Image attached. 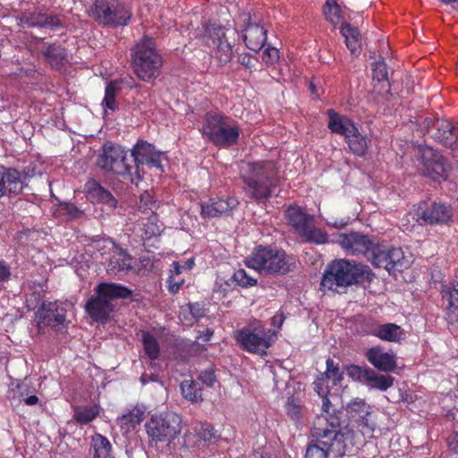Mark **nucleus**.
I'll list each match as a JSON object with an SVG mask.
<instances>
[{
    "instance_id": "5701e85b",
    "label": "nucleus",
    "mask_w": 458,
    "mask_h": 458,
    "mask_svg": "<svg viewBox=\"0 0 458 458\" xmlns=\"http://www.w3.org/2000/svg\"><path fill=\"white\" fill-rule=\"evenodd\" d=\"M371 335L382 341L398 343L404 339V330L396 324H379L371 328Z\"/></svg>"
},
{
    "instance_id": "e433bc0d",
    "label": "nucleus",
    "mask_w": 458,
    "mask_h": 458,
    "mask_svg": "<svg viewBox=\"0 0 458 458\" xmlns=\"http://www.w3.org/2000/svg\"><path fill=\"white\" fill-rule=\"evenodd\" d=\"M29 27H44L54 29L60 26V20L56 16H47L44 13H33L26 19Z\"/></svg>"
},
{
    "instance_id": "ea45409f",
    "label": "nucleus",
    "mask_w": 458,
    "mask_h": 458,
    "mask_svg": "<svg viewBox=\"0 0 458 458\" xmlns=\"http://www.w3.org/2000/svg\"><path fill=\"white\" fill-rule=\"evenodd\" d=\"M142 344L146 355L152 360H157L160 353V347L155 336L148 332H143Z\"/></svg>"
},
{
    "instance_id": "c756f323",
    "label": "nucleus",
    "mask_w": 458,
    "mask_h": 458,
    "mask_svg": "<svg viewBox=\"0 0 458 458\" xmlns=\"http://www.w3.org/2000/svg\"><path fill=\"white\" fill-rule=\"evenodd\" d=\"M433 126L436 129L434 134L436 140L446 147L453 148L455 125L448 120H437Z\"/></svg>"
},
{
    "instance_id": "8fccbe9b",
    "label": "nucleus",
    "mask_w": 458,
    "mask_h": 458,
    "mask_svg": "<svg viewBox=\"0 0 458 458\" xmlns=\"http://www.w3.org/2000/svg\"><path fill=\"white\" fill-rule=\"evenodd\" d=\"M156 220L157 217L153 216L151 217V221H148L147 223H144V221L141 222L142 231L144 233L145 238L149 239L153 236L159 234L160 228L157 224Z\"/></svg>"
},
{
    "instance_id": "9d476101",
    "label": "nucleus",
    "mask_w": 458,
    "mask_h": 458,
    "mask_svg": "<svg viewBox=\"0 0 458 458\" xmlns=\"http://www.w3.org/2000/svg\"><path fill=\"white\" fill-rule=\"evenodd\" d=\"M346 412L349 419L357 424L360 434H355L353 430L345 428L338 432H345L348 429L351 434L347 442L351 445L361 444L367 437H371L376 428V424L369 417L371 414V406L361 398H354L346 405Z\"/></svg>"
},
{
    "instance_id": "423d86ee",
    "label": "nucleus",
    "mask_w": 458,
    "mask_h": 458,
    "mask_svg": "<svg viewBox=\"0 0 458 458\" xmlns=\"http://www.w3.org/2000/svg\"><path fill=\"white\" fill-rule=\"evenodd\" d=\"M95 291L96 295L88 301L85 310L93 320L100 322L106 321L113 311V300L131 295L129 288L114 283H101Z\"/></svg>"
},
{
    "instance_id": "69168bd1",
    "label": "nucleus",
    "mask_w": 458,
    "mask_h": 458,
    "mask_svg": "<svg viewBox=\"0 0 458 458\" xmlns=\"http://www.w3.org/2000/svg\"><path fill=\"white\" fill-rule=\"evenodd\" d=\"M24 402L28 405H35L38 402V398L36 395H30L24 399Z\"/></svg>"
},
{
    "instance_id": "bb28decb",
    "label": "nucleus",
    "mask_w": 458,
    "mask_h": 458,
    "mask_svg": "<svg viewBox=\"0 0 458 458\" xmlns=\"http://www.w3.org/2000/svg\"><path fill=\"white\" fill-rule=\"evenodd\" d=\"M442 299L450 323H458V283L442 292Z\"/></svg>"
},
{
    "instance_id": "9b49d317",
    "label": "nucleus",
    "mask_w": 458,
    "mask_h": 458,
    "mask_svg": "<svg viewBox=\"0 0 458 458\" xmlns=\"http://www.w3.org/2000/svg\"><path fill=\"white\" fill-rule=\"evenodd\" d=\"M286 219L295 232L305 242L323 244L328 240L327 233L313 225V216L307 215L302 208L290 206L285 212Z\"/></svg>"
},
{
    "instance_id": "a19ab883",
    "label": "nucleus",
    "mask_w": 458,
    "mask_h": 458,
    "mask_svg": "<svg viewBox=\"0 0 458 458\" xmlns=\"http://www.w3.org/2000/svg\"><path fill=\"white\" fill-rule=\"evenodd\" d=\"M324 14L326 19L336 26L343 22V16L340 6L335 0H327L324 5Z\"/></svg>"
},
{
    "instance_id": "b1692460",
    "label": "nucleus",
    "mask_w": 458,
    "mask_h": 458,
    "mask_svg": "<svg viewBox=\"0 0 458 458\" xmlns=\"http://www.w3.org/2000/svg\"><path fill=\"white\" fill-rule=\"evenodd\" d=\"M145 409L135 406L117 419V424L123 434L133 431L144 420Z\"/></svg>"
},
{
    "instance_id": "6ab92c4d",
    "label": "nucleus",
    "mask_w": 458,
    "mask_h": 458,
    "mask_svg": "<svg viewBox=\"0 0 458 458\" xmlns=\"http://www.w3.org/2000/svg\"><path fill=\"white\" fill-rule=\"evenodd\" d=\"M38 323L43 326L58 327L64 326L66 310L63 304L57 302L44 304L38 311Z\"/></svg>"
},
{
    "instance_id": "680f3d73",
    "label": "nucleus",
    "mask_w": 458,
    "mask_h": 458,
    "mask_svg": "<svg viewBox=\"0 0 458 458\" xmlns=\"http://www.w3.org/2000/svg\"><path fill=\"white\" fill-rule=\"evenodd\" d=\"M448 445L452 452L458 454V432H454L449 437Z\"/></svg>"
},
{
    "instance_id": "79ce46f5",
    "label": "nucleus",
    "mask_w": 458,
    "mask_h": 458,
    "mask_svg": "<svg viewBox=\"0 0 458 458\" xmlns=\"http://www.w3.org/2000/svg\"><path fill=\"white\" fill-rule=\"evenodd\" d=\"M322 398V411L323 413L319 416H325L328 419L324 424V428H328L329 429L337 430V428L340 426V418L336 415L330 413V406L331 403L327 396L321 397Z\"/></svg>"
},
{
    "instance_id": "ddd939ff",
    "label": "nucleus",
    "mask_w": 458,
    "mask_h": 458,
    "mask_svg": "<svg viewBox=\"0 0 458 458\" xmlns=\"http://www.w3.org/2000/svg\"><path fill=\"white\" fill-rule=\"evenodd\" d=\"M91 15L104 24L126 25L131 12L118 0H96Z\"/></svg>"
},
{
    "instance_id": "4c0bfd02",
    "label": "nucleus",
    "mask_w": 458,
    "mask_h": 458,
    "mask_svg": "<svg viewBox=\"0 0 458 458\" xmlns=\"http://www.w3.org/2000/svg\"><path fill=\"white\" fill-rule=\"evenodd\" d=\"M99 414V407L93 406H78L74 408L73 419L81 424H88L92 421Z\"/></svg>"
},
{
    "instance_id": "603ef678",
    "label": "nucleus",
    "mask_w": 458,
    "mask_h": 458,
    "mask_svg": "<svg viewBox=\"0 0 458 458\" xmlns=\"http://www.w3.org/2000/svg\"><path fill=\"white\" fill-rule=\"evenodd\" d=\"M262 60L267 64H274L279 60V51L276 47H267L262 52Z\"/></svg>"
},
{
    "instance_id": "a878e982",
    "label": "nucleus",
    "mask_w": 458,
    "mask_h": 458,
    "mask_svg": "<svg viewBox=\"0 0 458 458\" xmlns=\"http://www.w3.org/2000/svg\"><path fill=\"white\" fill-rule=\"evenodd\" d=\"M328 128L333 132L344 135L346 139L348 134L356 131V126L348 117L341 115L332 109L328 110Z\"/></svg>"
},
{
    "instance_id": "72a5a7b5",
    "label": "nucleus",
    "mask_w": 458,
    "mask_h": 458,
    "mask_svg": "<svg viewBox=\"0 0 458 458\" xmlns=\"http://www.w3.org/2000/svg\"><path fill=\"white\" fill-rule=\"evenodd\" d=\"M345 140L353 154L362 157L367 153L369 139L362 136L357 128L355 132L348 134Z\"/></svg>"
},
{
    "instance_id": "1a4fd4ad",
    "label": "nucleus",
    "mask_w": 458,
    "mask_h": 458,
    "mask_svg": "<svg viewBox=\"0 0 458 458\" xmlns=\"http://www.w3.org/2000/svg\"><path fill=\"white\" fill-rule=\"evenodd\" d=\"M276 338V334L267 329L260 321L250 323L235 332V339L242 348L259 355L267 354Z\"/></svg>"
},
{
    "instance_id": "58836bf2",
    "label": "nucleus",
    "mask_w": 458,
    "mask_h": 458,
    "mask_svg": "<svg viewBox=\"0 0 458 458\" xmlns=\"http://www.w3.org/2000/svg\"><path fill=\"white\" fill-rule=\"evenodd\" d=\"M182 394L187 400L197 403L202 400L199 384L193 380H184L181 384Z\"/></svg>"
},
{
    "instance_id": "de8ad7c7",
    "label": "nucleus",
    "mask_w": 458,
    "mask_h": 458,
    "mask_svg": "<svg viewBox=\"0 0 458 458\" xmlns=\"http://www.w3.org/2000/svg\"><path fill=\"white\" fill-rule=\"evenodd\" d=\"M233 280L242 287H251L257 284V279L250 276L244 269H238L233 275Z\"/></svg>"
},
{
    "instance_id": "09e8293b",
    "label": "nucleus",
    "mask_w": 458,
    "mask_h": 458,
    "mask_svg": "<svg viewBox=\"0 0 458 458\" xmlns=\"http://www.w3.org/2000/svg\"><path fill=\"white\" fill-rule=\"evenodd\" d=\"M369 370V368H362L357 365H350L347 367V375L354 381L365 384L367 372Z\"/></svg>"
},
{
    "instance_id": "2eb2a0df",
    "label": "nucleus",
    "mask_w": 458,
    "mask_h": 458,
    "mask_svg": "<svg viewBox=\"0 0 458 458\" xmlns=\"http://www.w3.org/2000/svg\"><path fill=\"white\" fill-rule=\"evenodd\" d=\"M421 165L420 172L423 176L428 177L436 182L446 179L447 169L444 157L432 148H425L422 149Z\"/></svg>"
},
{
    "instance_id": "bf43d9fd",
    "label": "nucleus",
    "mask_w": 458,
    "mask_h": 458,
    "mask_svg": "<svg viewBox=\"0 0 458 458\" xmlns=\"http://www.w3.org/2000/svg\"><path fill=\"white\" fill-rule=\"evenodd\" d=\"M95 248L101 255L106 253V250L115 249L114 243L111 240L98 241L95 243Z\"/></svg>"
},
{
    "instance_id": "f3484780",
    "label": "nucleus",
    "mask_w": 458,
    "mask_h": 458,
    "mask_svg": "<svg viewBox=\"0 0 458 458\" xmlns=\"http://www.w3.org/2000/svg\"><path fill=\"white\" fill-rule=\"evenodd\" d=\"M131 156L134 158V162L137 169L140 165H148L150 167H155L163 173L162 162L165 159L164 153L157 151L153 145L140 140L136 143L131 150Z\"/></svg>"
},
{
    "instance_id": "37998d69",
    "label": "nucleus",
    "mask_w": 458,
    "mask_h": 458,
    "mask_svg": "<svg viewBox=\"0 0 458 458\" xmlns=\"http://www.w3.org/2000/svg\"><path fill=\"white\" fill-rule=\"evenodd\" d=\"M194 432L199 441L207 443L216 438L214 428L207 422H198L194 427Z\"/></svg>"
},
{
    "instance_id": "774afa93",
    "label": "nucleus",
    "mask_w": 458,
    "mask_h": 458,
    "mask_svg": "<svg viewBox=\"0 0 458 458\" xmlns=\"http://www.w3.org/2000/svg\"><path fill=\"white\" fill-rule=\"evenodd\" d=\"M28 387L27 384L25 382H22L21 384L17 385V389L21 393V395H23V391L26 390Z\"/></svg>"
},
{
    "instance_id": "f257e3e1",
    "label": "nucleus",
    "mask_w": 458,
    "mask_h": 458,
    "mask_svg": "<svg viewBox=\"0 0 458 458\" xmlns=\"http://www.w3.org/2000/svg\"><path fill=\"white\" fill-rule=\"evenodd\" d=\"M328 419L325 416H318L314 421L312 437L314 439L307 446L305 458H328L330 453L335 456H342L348 446L347 438L351 432H337V430L324 428Z\"/></svg>"
},
{
    "instance_id": "4468645a",
    "label": "nucleus",
    "mask_w": 458,
    "mask_h": 458,
    "mask_svg": "<svg viewBox=\"0 0 458 458\" xmlns=\"http://www.w3.org/2000/svg\"><path fill=\"white\" fill-rule=\"evenodd\" d=\"M202 40L211 48L214 57L220 64H225L232 60L233 46L228 41L224 27L215 24L206 26Z\"/></svg>"
},
{
    "instance_id": "2f4dec72",
    "label": "nucleus",
    "mask_w": 458,
    "mask_h": 458,
    "mask_svg": "<svg viewBox=\"0 0 458 458\" xmlns=\"http://www.w3.org/2000/svg\"><path fill=\"white\" fill-rule=\"evenodd\" d=\"M341 34L345 39V45L352 55L360 51V33L357 28L352 27L349 23H344L341 28Z\"/></svg>"
},
{
    "instance_id": "f8f14e48",
    "label": "nucleus",
    "mask_w": 458,
    "mask_h": 458,
    "mask_svg": "<svg viewBox=\"0 0 458 458\" xmlns=\"http://www.w3.org/2000/svg\"><path fill=\"white\" fill-rule=\"evenodd\" d=\"M98 165L105 171L128 177L133 182L131 175L134 166L128 163L127 152L119 145L105 143L98 158Z\"/></svg>"
},
{
    "instance_id": "c9c22d12",
    "label": "nucleus",
    "mask_w": 458,
    "mask_h": 458,
    "mask_svg": "<svg viewBox=\"0 0 458 458\" xmlns=\"http://www.w3.org/2000/svg\"><path fill=\"white\" fill-rule=\"evenodd\" d=\"M91 448L94 450V458H114L109 440L100 434H95L92 437Z\"/></svg>"
},
{
    "instance_id": "cd10ccee",
    "label": "nucleus",
    "mask_w": 458,
    "mask_h": 458,
    "mask_svg": "<svg viewBox=\"0 0 458 458\" xmlns=\"http://www.w3.org/2000/svg\"><path fill=\"white\" fill-rule=\"evenodd\" d=\"M131 269V258L121 249H114V251L107 264V272L116 275Z\"/></svg>"
},
{
    "instance_id": "e2e57ef3",
    "label": "nucleus",
    "mask_w": 458,
    "mask_h": 458,
    "mask_svg": "<svg viewBox=\"0 0 458 458\" xmlns=\"http://www.w3.org/2000/svg\"><path fill=\"white\" fill-rule=\"evenodd\" d=\"M284 320L283 314H276L272 318V325L280 327Z\"/></svg>"
},
{
    "instance_id": "864d4df0",
    "label": "nucleus",
    "mask_w": 458,
    "mask_h": 458,
    "mask_svg": "<svg viewBox=\"0 0 458 458\" xmlns=\"http://www.w3.org/2000/svg\"><path fill=\"white\" fill-rule=\"evenodd\" d=\"M314 389L320 397L327 396L329 394L328 380L322 376L314 381Z\"/></svg>"
},
{
    "instance_id": "13d9d810",
    "label": "nucleus",
    "mask_w": 458,
    "mask_h": 458,
    "mask_svg": "<svg viewBox=\"0 0 458 458\" xmlns=\"http://www.w3.org/2000/svg\"><path fill=\"white\" fill-rule=\"evenodd\" d=\"M199 379L202 382V384L208 386H213L216 380L215 373L212 369H206L202 371L199 376Z\"/></svg>"
},
{
    "instance_id": "0e129e2a",
    "label": "nucleus",
    "mask_w": 458,
    "mask_h": 458,
    "mask_svg": "<svg viewBox=\"0 0 458 458\" xmlns=\"http://www.w3.org/2000/svg\"><path fill=\"white\" fill-rule=\"evenodd\" d=\"M181 273H182V267H181L180 264L178 262H174L173 269L171 270L170 275H174L175 277H178V276H180Z\"/></svg>"
},
{
    "instance_id": "5fc2aeb1",
    "label": "nucleus",
    "mask_w": 458,
    "mask_h": 458,
    "mask_svg": "<svg viewBox=\"0 0 458 458\" xmlns=\"http://www.w3.org/2000/svg\"><path fill=\"white\" fill-rule=\"evenodd\" d=\"M156 208V201L152 199V197L145 192L140 196V208L142 209V212L145 213L149 210L152 214H154V208Z\"/></svg>"
},
{
    "instance_id": "c85d7f7f",
    "label": "nucleus",
    "mask_w": 458,
    "mask_h": 458,
    "mask_svg": "<svg viewBox=\"0 0 458 458\" xmlns=\"http://www.w3.org/2000/svg\"><path fill=\"white\" fill-rule=\"evenodd\" d=\"M88 196L92 201L105 203L110 208L116 207V200L112 194L95 181L88 184Z\"/></svg>"
},
{
    "instance_id": "a211bd4d",
    "label": "nucleus",
    "mask_w": 458,
    "mask_h": 458,
    "mask_svg": "<svg viewBox=\"0 0 458 458\" xmlns=\"http://www.w3.org/2000/svg\"><path fill=\"white\" fill-rule=\"evenodd\" d=\"M338 242L348 253L363 254L366 257L373 245L367 236L358 233H343L339 236Z\"/></svg>"
},
{
    "instance_id": "338daca9",
    "label": "nucleus",
    "mask_w": 458,
    "mask_h": 458,
    "mask_svg": "<svg viewBox=\"0 0 458 458\" xmlns=\"http://www.w3.org/2000/svg\"><path fill=\"white\" fill-rule=\"evenodd\" d=\"M212 335H213V332L210 331L209 329H207L204 332L203 336H201V337H202L203 341H208V340H210Z\"/></svg>"
},
{
    "instance_id": "f03ea898",
    "label": "nucleus",
    "mask_w": 458,
    "mask_h": 458,
    "mask_svg": "<svg viewBox=\"0 0 458 458\" xmlns=\"http://www.w3.org/2000/svg\"><path fill=\"white\" fill-rule=\"evenodd\" d=\"M241 177L250 198L267 199L277 185L278 168L274 161L247 163L242 168Z\"/></svg>"
},
{
    "instance_id": "49530a36",
    "label": "nucleus",
    "mask_w": 458,
    "mask_h": 458,
    "mask_svg": "<svg viewBox=\"0 0 458 458\" xmlns=\"http://www.w3.org/2000/svg\"><path fill=\"white\" fill-rule=\"evenodd\" d=\"M389 250V263L393 265L392 270H401L406 267L403 252L399 248H392Z\"/></svg>"
},
{
    "instance_id": "a18cd8bd",
    "label": "nucleus",
    "mask_w": 458,
    "mask_h": 458,
    "mask_svg": "<svg viewBox=\"0 0 458 458\" xmlns=\"http://www.w3.org/2000/svg\"><path fill=\"white\" fill-rule=\"evenodd\" d=\"M323 376L328 381L331 380L335 386L339 384L343 379V375L340 372L338 365L335 364L331 358L327 360V370Z\"/></svg>"
},
{
    "instance_id": "4d7b16f0",
    "label": "nucleus",
    "mask_w": 458,
    "mask_h": 458,
    "mask_svg": "<svg viewBox=\"0 0 458 458\" xmlns=\"http://www.w3.org/2000/svg\"><path fill=\"white\" fill-rule=\"evenodd\" d=\"M62 210L69 219L79 218L82 215V212L72 204H64L62 206Z\"/></svg>"
},
{
    "instance_id": "39448f33",
    "label": "nucleus",
    "mask_w": 458,
    "mask_h": 458,
    "mask_svg": "<svg viewBox=\"0 0 458 458\" xmlns=\"http://www.w3.org/2000/svg\"><path fill=\"white\" fill-rule=\"evenodd\" d=\"M131 65L134 73L143 81L149 82L158 77L163 58L152 38L145 37L136 44L131 52Z\"/></svg>"
},
{
    "instance_id": "0eeeda50",
    "label": "nucleus",
    "mask_w": 458,
    "mask_h": 458,
    "mask_svg": "<svg viewBox=\"0 0 458 458\" xmlns=\"http://www.w3.org/2000/svg\"><path fill=\"white\" fill-rule=\"evenodd\" d=\"M201 132L214 145L228 148L237 143L240 128L230 118L219 113L209 112L203 121Z\"/></svg>"
},
{
    "instance_id": "c03bdc74",
    "label": "nucleus",
    "mask_w": 458,
    "mask_h": 458,
    "mask_svg": "<svg viewBox=\"0 0 458 458\" xmlns=\"http://www.w3.org/2000/svg\"><path fill=\"white\" fill-rule=\"evenodd\" d=\"M118 83L116 81L109 82L106 87L105 98L103 99V106L112 111L116 108L115 96L118 90Z\"/></svg>"
},
{
    "instance_id": "473e14b6",
    "label": "nucleus",
    "mask_w": 458,
    "mask_h": 458,
    "mask_svg": "<svg viewBox=\"0 0 458 458\" xmlns=\"http://www.w3.org/2000/svg\"><path fill=\"white\" fill-rule=\"evenodd\" d=\"M394 378L388 375L378 374L375 370L369 369L367 372L365 385L370 388L386 391L394 385Z\"/></svg>"
},
{
    "instance_id": "dca6fc26",
    "label": "nucleus",
    "mask_w": 458,
    "mask_h": 458,
    "mask_svg": "<svg viewBox=\"0 0 458 458\" xmlns=\"http://www.w3.org/2000/svg\"><path fill=\"white\" fill-rule=\"evenodd\" d=\"M415 216L420 224H444L451 219L452 211L449 207L441 203L421 202L417 208Z\"/></svg>"
},
{
    "instance_id": "3c124183",
    "label": "nucleus",
    "mask_w": 458,
    "mask_h": 458,
    "mask_svg": "<svg viewBox=\"0 0 458 458\" xmlns=\"http://www.w3.org/2000/svg\"><path fill=\"white\" fill-rule=\"evenodd\" d=\"M373 78L388 86L387 71L384 62H377L373 68Z\"/></svg>"
},
{
    "instance_id": "20e7f679",
    "label": "nucleus",
    "mask_w": 458,
    "mask_h": 458,
    "mask_svg": "<svg viewBox=\"0 0 458 458\" xmlns=\"http://www.w3.org/2000/svg\"><path fill=\"white\" fill-rule=\"evenodd\" d=\"M369 274L367 266L352 263L346 259L335 260L324 272L321 289L337 292L339 288L355 284Z\"/></svg>"
},
{
    "instance_id": "aec40b11",
    "label": "nucleus",
    "mask_w": 458,
    "mask_h": 458,
    "mask_svg": "<svg viewBox=\"0 0 458 458\" xmlns=\"http://www.w3.org/2000/svg\"><path fill=\"white\" fill-rule=\"evenodd\" d=\"M238 204V200L234 198H228L226 199H210L208 201L200 204V214L204 218L230 215Z\"/></svg>"
},
{
    "instance_id": "393cba45",
    "label": "nucleus",
    "mask_w": 458,
    "mask_h": 458,
    "mask_svg": "<svg viewBox=\"0 0 458 458\" xmlns=\"http://www.w3.org/2000/svg\"><path fill=\"white\" fill-rule=\"evenodd\" d=\"M243 38L249 49L259 51L266 42V30L259 24H249L244 30Z\"/></svg>"
},
{
    "instance_id": "6e6552de",
    "label": "nucleus",
    "mask_w": 458,
    "mask_h": 458,
    "mask_svg": "<svg viewBox=\"0 0 458 458\" xmlns=\"http://www.w3.org/2000/svg\"><path fill=\"white\" fill-rule=\"evenodd\" d=\"M181 417L172 411L153 415L146 423V431L150 446L158 448L160 444H165L170 448L173 441L182 431Z\"/></svg>"
},
{
    "instance_id": "052dcab7",
    "label": "nucleus",
    "mask_w": 458,
    "mask_h": 458,
    "mask_svg": "<svg viewBox=\"0 0 458 458\" xmlns=\"http://www.w3.org/2000/svg\"><path fill=\"white\" fill-rule=\"evenodd\" d=\"M10 276L11 271L9 266L4 261H0V284L8 281Z\"/></svg>"
},
{
    "instance_id": "412c9836",
    "label": "nucleus",
    "mask_w": 458,
    "mask_h": 458,
    "mask_svg": "<svg viewBox=\"0 0 458 458\" xmlns=\"http://www.w3.org/2000/svg\"><path fill=\"white\" fill-rule=\"evenodd\" d=\"M23 187L24 182L17 170L0 165V198L6 193L19 194Z\"/></svg>"
},
{
    "instance_id": "4be33fe9",
    "label": "nucleus",
    "mask_w": 458,
    "mask_h": 458,
    "mask_svg": "<svg viewBox=\"0 0 458 458\" xmlns=\"http://www.w3.org/2000/svg\"><path fill=\"white\" fill-rule=\"evenodd\" d=\"M366 358L371 365L384 372L394 371L397 367L395 355L379 346L369 349Z\"/></svg>"
},
{
    "instance_id": "7c9ffc66",
    "label": "nucleus",
    "mask_w": 458,
    "mask_h": 458,
    "mask_svg": "<svg viewBox=\"0 0 458 458\" xmlns=\"http://www.w3.org/2000/svg\"><path fill=\"white\" fill-rule=\"evenodd\" d=\"M389 250L383 245L373 244L367 258L377 267H384L387 271H392L393 265L389 263Z\"/></svg>"
},
{
    "instance_id": "6e6d98bb",
    "label": "nucleus",
    "mask_w": 458,
    "mask_h": 458,
    "mask_svg": "<svg viewBox=\"0 0 458 458\" xmlns=\"http://www.w3.org/2000/svg\"><path fill=\"white\" fill-rule=\"evenodd\" d=\"M168 290L171 293H176L184 284V279L181 276L175 277L174 275H170L168 279Z\"/></svg>"
},
{
    "instance_id": "7ed1b4c3",
    "label": "nucleus",
    "mask_w": 458,
    "mask_h": 458,
    "mask_svg": "<svg viewBox=\"0 0 458 458\" xmlns=\"http://www.w3.org/2000/svg\"><path fill=\"white\" fill-rule=\"evenodd\" d=\"M249 268L264 275H285L295 267V259L283 250L270 246H258L244 259Z\"/></svg>"
},
{
    "instance_id": "f704fd0d",
    "label": "nucleus",
    "mask_w": 458,
    "mask_h": 458,
    "mask_svg": "<svg viewBox=\"0 0 458 458\" xmlns=\"http://www.w3.org/2000/svg\"><path fill=\"white\" fill-rule=\"evenodd\" d=\"M47 61L55 69H59L66 60L65 49L60 45H51L42 50Z\"/></svg>"
}]
</instances>
